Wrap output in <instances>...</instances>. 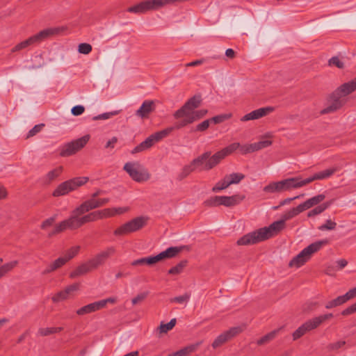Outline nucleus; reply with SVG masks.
Masks as SVG:
<instances>
[{"label":"nucleus","mask_w":356,"mask_h":356,"mask_svg":"<svg viewBox=\"0 0 356 356\" xmlns=\"http://www.w3.org/2000/svg\"><path fill=\"white\" fill-rule=\"evenodd\" d=\"M238 147V143H234L213 155L210 151L205 152L194 159L189 165L193 171L196 169L200 171H209L218 165L226 156L236 150Z\"/></svg>","instance_id":"obj_1"},{"label":"nucleus","mask_w":356,"mask_h":356,"mask_svg":"<svg viewBox=\"0 0 356 356\" xmlns=\"http://www.w3.org/2000/svg\"><path fill=\"white\" fill-rule=\"evenodd\" d=\"M285 220L273 222L268 227H264L241 237L236 242L238 245H248L266 241L278 234L285 227Z\"/></svg>","instance_id":"obj_2"},{"label":"nucleus","mask_w":356,"mask_h":356,"mask_svg":"<svg viewBox=\"0 0 356 356\" xmlns=\"http://www.w3.org/2000/svg\"><path fill=\"white\" fill-rule=\"evenodd\" d=\"M356 90V77L343 83L333 91L327 99V106L321 111V114L334 113L340 109L347 102L346 96Z\"/></svg>","instance_id":"obj_3"},{"label":"nucleus","mask_w":356,"mask_h":356,"mask_svg":"<svg viewBox=\"0 0 356 356\" xmlns=\"http://www.w3.org/2000/svg\"><path fill=\"white\" fill-rule=\"evenodd\" d=\"M312 182V176L302 179L300 177L288 178L280 181L270 182L264 187L263 191L268 193H282L293 188H300Z\"/></svg>","instance_id":"obj_4"},{"label":"nucleus","mask_w":356,"mask_h":356,"mask_svg":"<svg viewBox=\"0 0 356 356\" xmlns=\"http://www.w3.org/2000/svg\"><path fill=\"white\" fill-rule=\"evenodd\" d=\"M186 246H175V247H170L167 248L165 250L160 252L157 255L150 256L147 257H143L136 260L133 261L131 263L132 266H152L155 264L165 259H172L175 257L179 252H181Z\"/></svg>","instance_id":"obj_5"},{"label":"nucleus","mask_w":356,"mask_h":356,"mask_svg":"<svg viewBox=\"0 0 356 356\" xmlns=\"http://www.w3.org/2000/svg\"><path fill=\"white\" fill-rule=\"evenodd\" d=\"M63 29L60 28H49L31 36L28 39L18 43L11 50L12 52H16L26 48L29 46L39 44L41 42L54 36L58 35Z\"/></svg>","instance_id":"obj_6"},{"label":"nucleus","mask_w":356,"mask_h":356,"mask_svg":"<svg viewBox=\"0 0 356 356\" xmlns=\"http://www.w3.org/2000/svg\"><path fill=\"white\" fill-rule=\"evenodd\" d=\"M87 212L88 211H79V207L71 211V214L68 218L73 230L80 228L88 222H94L100 219L98 211L81 216Z\"/></svg>","instance_id":"obj_7"},{"label":"nucleus","mask_w":356,"mask_h":356,"mask_svg":"<svg viewBox=\"0 0 356 356\" xmlns=\"http://www.w3.org/2000/svg\"><path fill=\"white\" fill-rule=\"evenodd\" d=\"M245 197V195L240 194L232 196H213L206 200L203 204L207 207H216L219 206L232 207L238 205Z\"/></svg>","instance_id":"obj_8"},{"label":"nucleus","mask_w":356,"mask_h":356,"mask_svg":"<svg viewBox=\"0 0 356 356\" xmlns=\"http://www.w3.org/2000/svg\"><path fill=\"white\" fill-rule=\"evenodd\" d=\"M89 180L87 177H79L70 179L60 184L54 191L52 195L59 197L68 194L79 187L86 184Z\"/></svg>","instance_id":"obj_9"},{"label":"nucleus","mask_w":356,"mask_h":356,"mask_svg":"<svg viewBox=\"0 0 356 356\" xmlns=\"http://www.w3.org/2000/svg\"><path fill=\"white\" fill-rule=\"evenodd\" d=\"M147 217L138 216L125 222L117 228L113 234L115 236H124L137 232L143 228L147 223Z\"/></svg>","instance_id":"obj_10"},{"label":"nucleus","mask_w":356,"mask_h":356,"mask_svg":"<svg viewBox=\"0 0 356 356\" xmlns=\"http://www.w3.org/2000/svg\"><path fill=\"white\" fill-rule=\"evenodd\" d=\"M123 170L126 171L131 178L138 182L145 181L149 179V174L139 162H127L124 164Z\"/></svg>","instance_id":"obj_11"},{"label":"nucleus","mask_w":356,"mask_h":356,"mask_svg":"<svg viewBox=\"0 0 356 356\" xmlns=\"http://www.w3.org/2000/svg\"><path fill=\"white\" fill-rule=\"evenodd\" d=\"M90 140V135H85L76 140L65 144L60 150V155L67 157L75 154L83 148Z\"/></svg>","instance_id":"obj_12"},{"label":"nucleus","mask_w":356,"mask_h":356,"mask_svg":"<svg viewBox=\"0 0 356 356\" xmlns=\"http://www.w3.org/2000/svg\"><path fill=\"white\" fill-rule=\"evenodd\" d=\"M202 102V95L200 94L195 95L188 99L186 102L173 114L175 119H181L184 115L188 113L189 115L200 107Z\"/></svg>","instance_id":"obj_13"},{"label":"nucleus","mask_w":356,"mask_h":356,"mask_svg":"<svg viewBox=\"0 0 356 356\" xmlns=\"http://www.w3.org/2000/svg\"><path fill=\"white\" fill-rule=\"evenodd\" d=\"M243 329L240 327H231L229 330H227L220 334L217 338L213 341L211 346L213 348L216 349L218 347H220L224 343L242 332Z\"/></svg>","instance_id":"obj_14"},{"label":"nucleus","mask_w":356,"mask_h":356,"mask_svg":"<svg viewBox=\"0 0 356 356\" xmlns=\"http://www.w3.org/2000/svg\"><path fill=\"white\" fill-rule=\"evenodd\" d=\"M312 257V244L302 250L298 255L293 257L289 263L291 268H300L303 266Z\"/></svg>","instance_id":"obj_15"},{"label":"nucleus","mask_w":356,"mask_h":356,"mask_svg":"<svg viewBox=\"0 0 356 356\" xmlns=\"http://www.w3.org/2000/svg\"><path fill=\"white\" fill-rule=\"evenodd\" d=\"M110 201L109 198H90L79 206V211H90L106 205Z\"/></svg>","instance_id":"obj_16"},{"label":"nucleus","mask_w":356,"mask_h":356,"mask_svg":"<svg viewBox=\"0 0 356 356\" xmlns=\"http://www.w3.org/2000/svg\"><path fill=\"white\" fill-rule=\"evenodd\" d=\"M115 249L114 247H109L106 250L101 252L93 259L90 260L92 267L95 269L99 266L103 264L108 257L115 253Z\"/></svg>","instance_id":"obj_17"},{"label":"nucleus","mask_w":356,"mask_h":356,"mask_svg":"<svg viewBox=\"0 0 356 356\" xmlns=\"http://www.w3.org/2000/svg\"><path fill=\"white\" fill-rule=\"evenodd\" d=\"M273 111L274 108L271 106L260 108L243 116L241 118V121L245 122L248 120H257L267 115Z\"/></svg>","instance_id":"obj_18"},{"label":"nucleus","mask_w":356,"mask_h":356,"mask_svg":"<svg viewBox=\"0 0 356 356\" xmlns=\"http://www.w3.org/2000/svg\"><path fill=\"white\" fill-rule=\"evenodd\" d=\"M156 109V104L153 100H145L141 106L136 111V115L143 118H148L150 113Z\"/></svg>","instance_id":"obj_19"},{"label":"nucleus","mask_w":356,"mask_h":356,"mask_svg":"<svg viewBox=\"0 0 356 356\" xmlns=\"http://www.w3.org/2000/svg\"><path fill=\"white\" fill-rule=\"evenodd\" d=\"M79 288V284L74 283L68 286H67L64 290L60 291L56 293L51 298L54 302H58L66 300L68 298V296L75 291H77Z\"/></svg>","instance_id":"obj_20"},{"label":"nucleus","mask_w":356,"mask_h":356,"mask_svg":"<svg viewBox=\"0 0 356 356\" xmlns=\"http://www.w3.org/2000/svg\"><path fill=\"white\" fill-rule=\"evenodd\" d=\"M156 142L153 134L147 137L144 141L140 143L138 145L131 150V154H134L152 147Z\"/></svg>","instance_id":"obj_21"},{"label":"nucleus","mask_w":356,"mask_h":356,"mask_svg":"<svg viewBox=\"0 0 356 356\" xmlns=\"http://www.w3.org/2000/svg\"><path fill=\"white\" fill-rule=\"evenodd\" d=\"M202 343V341H197L195 343L190 344L175 353L168 355V356H188L191 353L195 352L199 346Z\"/></svg>","instance_id":"obj_22"},{"label":"nucleus","mask_w":356,"mask_h":356,"mask_svg":"<svg viewBox=\"0 0 356 356\" xmlns=\"http://www.w3.org/2000/svg\"><path fill=\"white\" fill-rule=\"evenodd\" d=\"M93 269H95V268L93 267H92V265L89 260L88 262L80 265L74 271H72L70 275V277L75 278L76 277L83 275Z\"/></svg>","instance_id":"obj_23"},{"label":"nucleus","mask_w":356,"mask_h":356,"mask_svg":"<svg viewBox=\"0 0 356 356\" xmlns=\"http://www.w3.org/2000/svg\"><path fill=\"white\" fill-rule=\"evenodd\" d=\"M67 229L73 230L72 227H71L69 218L65 219L59 222L58 224H57L55 226L54 229L48 234V237H52L53 236H55L60 232H63Z\"/></svg>","instance_id":"obj_24"},{"label":"nucleus","mask_w":356,"mask_h":356,"mask_svg":"<svg viewBox=\"0 0 356 356\" xmlns=\"http://www.w3.org/2000/svg\"><path fill=\"white\" fill-rule=\"evenodd\" d=\"M312 330V320L307 321L306 323L299 327L293 334V340L296 341L302 336H304L307 332Z\"/></svg>","instance_id":"obj_25"},{"label":"nucleus","mask_w":356,"mask_h":356,"mask_svg":"<svg viewBox=\"0 0 356 356\" xmlns=\"http://www.w3.org/2000/svg\"><path fill=\"white\" fill-rule=\"evenodd\" d=\"M100 309L101 307L99 304V302L97 301L81 307L80 309L76 310V313L77 315L83 316L87 314L95 312Z\"/></svg>","instance_id":"obj_26"},{"label":"nucleus","mask_w":356,"mask_h":356,"mask_svg":"<svg viewBox=\"0 0 356 356\" xmlns=\"http://www.w3.org/2000/svg\"><path fill=\"white\" fill-rule=\"evenodd\" d=\"M67 259L65 257H59L56 259L54 261L51 263L42 272L43 275L49 274L53 271L56 270L57 269L62 267L67 263Z\"/></svg>","instance_id":"obj_27"},{"label":"nucleus","mask_w":356,"mask_h":356,"mask_svg":"<svg viewBox=\"0 0 356 356\" xmlns=\"http://www.w3.org/2000/svg\"><path fill=\"white\" fill-rule=\"evenodd\" d=\"M336 168H329L321 172L313 173V181L323 180L330 177L336 171Z\"/></svg>","instance_id":"obj_28"},{"label":"nucleus","mask_w":356,"mask_h":356,"mask_svg":"<svg viewBox=\"0 0 356 356\" xmlns=\"http://www.w3.org/2000/svg\"><path fill=\"white\" fill-rule=\"evenodd\" d=\"M181 118L182 119L181 120L176 122L174 125L171 127L173 128V131L175 129H180L188 124L194 122V119L191 118V115L188 113L184 115Z\"/></svg>","instance_id":"obj_29"},{"label":"nucleus","mask_w":356,"mask_h":356,"mask_svg":"<svg viewBox=\"0 0 356 356\" xmlns=\"http://www.w3.org/2000/svg\"><path fill=\"white\" fill-rule=\"evenodd\" d=\"M281 329H282V327H280L277 330H274L270 332L269 333L266 334L261 338H260L257 341V345L262 346L266 343H268V342H270V341L274 339Z\"/></svg>","instance_id":"obj_30"},{"label":"nucleus","mask_w":356,"mask_h":356,"mask_svg":"<svg viewBox=\"0 0 356 356\" xmlns=\"http://www.w3.org/2000/svg\"><path fill=\"white\" fill-rule=\"evenodd\" d=\"M187 264H188V260H186V259L181 260L175 266H173L170 269H169L168 271V274L172 275H179L180 273H181L183 272L184 269L186 268Z\"/></svg>","instance_id":"obj_31"},{"label":"nucleus","mask_w":356,"mask_h":356,"mask_svg":"<svg viewBox=\"0 0 356 356\" xmlns=\"http://www.w3.org/2000/svg\"><path fill=\"white\" fill-rule=\"evenodd\" d=\"M347 301L345 295L339 296L337 298L327 302L325 305L326 309H332L343 304L346 303Z\"/></svg>","instance_id":"obj_32"},{"label":"nucleus","mask_w":356,"mask_h":356,"mask_svg":"<svg viewBox=\"0 0 356 356\" xmlns=\"http://www.w3.org/2000/svg\"><path fill=\"white\" fill-rule=\"evenodd\" d=\"M231 185L229 181V177L226 175L222 180L218 181L212 188V191L218 193L220 191L227 188Z\"/></svg>","instance_id":"obj_33"},{"label":"nucleus","mask_w":356,"mask_h":356,"mask_svg":"<svg viewBox=\"0 0 356 356\" xmlns=\"http://www.w3.org/2000/svg\"><path fill=\"white\" fill-rule=\"evenodd\" d=\"M63 171V167L59 166L51 171H49L46 175L45 183L50 184L51 181L55 180L57 177L60 176Z\"/></svg>","instance_id":"obj_34"},{"label":"nucleus","mask_w":356,"mask_h":356,"mask_svg":"<svg viewBox=\"0 0 356 356\" xmlns=\"http://www.w3.org/2000/svg\"><path fill=\"white\" fill-rule=\"evenodd\" d=\"M62 330H63V327L40 328L38 330V334L40 336L46 337L55 333L60 332Z\"/></svg>","instance_id":"obj_35"},{"label":"nucleus","mask_w":356,"mask_h":356,"mask_svg":"<svg viewBox=\"0 0 356 356\" xmlns=\"http://www.w3.org/2000/svg\"><path fill=\"white\" fill-rule=\"evenodd\" d=\"M176 323V318L171 319L168 323H161L160 326L158 327V330L161 334L167 333L175 326Z\"/></svg>","instance_id":"obj_36"},{"label":"nucleus","mask_w":356,"mask_h":356,"mask_svg":"<svg viewBox=\"0 0 356 356\" xmlns=\"http://www.w3.org/2000/svg\"><path fill=\"white\" fill-rule=\"evenodd\" d=\"M272 145V141L270 140H262L257 143L251 144L253 152L268 147Z\"/></svg>","instance_id":"obj_37"},{"label":"nucleus","mask_w":356,"mask_h":356,"mask_svg":"<svg viewBox=\"0 0 356 356\" xmlns=\"http://www.w3.org/2000/svg\"><path fill=\"white\" fill-rule=\"evenodd\" d=\"M173 131V128L171 127H167L166 129H164L161 131L155 132L153 134L154 136L155 140L156 142L160 141L163 138L167 137L170 133Z\"/></svg>","instance_id":"obj_38"},{"label":"nucleus","mask_w":356,"mask_h":356,"mask_svg":"<svg viewBox=\"0 0 356 356\" xmlns=\"http://www.w3.org/2000/svg\"><path fill=\"white\" fill-rule=\"evenodd\" d=\"M333 317L332 314H323L315 318H313V330L316 328L322 323Z\"/></svg>","instance_id":"obj_39"},{"label":"nucleus","mask_w":356,"mask_h":356,"mask_svg":"<svg viewBox=\"0 0 356 356\" xmlns=\"http://www.w3.org/2000/svg\"><path fill=\"white\" fill-rule=\"evenodd\" d=\"M17 261H13L11 262L5 264L4 265L0 267V278L4 276L8 272L10 271L13 268H14L17 264Z\"/></svg>","instance_id":"obj_40"},{"label":"nucleus","mask_w":356,"mask_h":356,"mask_svg":"<svg viewBox=\"0 0 356 356\" xmlns=\"http://www.w3.org/2000/svg\"><path fill=\"white\" fill-rule=\"evenodd\" d=\"M332 201L323 202L321 204L316 205L313 207V216L318 215L323 212L331 205Z\"/></svg>","instance_id":"obj_41"},{"label":"nucleus","mask_w":356,"mask_h":356,"mask_svg":"<svg viewBox=\"0 0 356 356\" xmlns=\"http://www.w3.org/2000/svg\"><path fill=\"white\" fill-rule=\"evenodd\" d=\"M232 113H225L218 115L216 116H214L211 118H210V120L211 122H213L214 124H220L223 122L224 121L231 118Z\"/></svg>","instance_id":"obj_42"},{"label":"nucleus","mask_w":356,"mask_h":356,"mask_svg":"<svg viewBox=\"0 0 356 356\" xmlns=\"http://www.w3.org/2000/svg\"><path fill=\"white\" fill-rule=\"evenodd\" d=\"M192 172H193V170L191 168L190 165H186L182 168L181 171L179 173L177 179L178 181H181L186 177H187Z\"/></svg>","instance_id":"obj_43"},{"label":"nucleus","mask_w":356,"mask_h":356,"mask_svg":"<svg viewBox=\"0 0 356 356\" xmlns=\"http://www.w3.org/2000/svg\"><path fill=\"white\" fill-rule=\"evenodd\" d=\"M120 111H114L108 113H104L100 115H98L97 116L93 117L92 120H107L110 118L112 116L117 115L119 114Z\"/></svg>","instance_id":"obj_44"},{"label":"nucleus","mask_w":356,"mask_h":356,"mask_svg":"<svg viewBox=\"0 0 356 356\" xmlns=\"http://www.w3.org/2000/svg\"><path fill=\"white\" fill-rule=\"evenodd\" d=\"M337 223L332 221L330 219L326 220L325 223L319 226L318 229L321 231L333 230L336 228Z\"/></svg>","instance_id":"obj_45"},{"label":"nucleus","mask_w":356,"mask_h":356,"mask_svg":"<svg viewBox=\"0 0 356 356\" xmlns=\"http://www.w3.org/2000/svg\"><path fill=\"white\" fill-rule=\"evenodd\" d=\"M207 113H208V111L207 109H201V110H198V111H194L193 112H192L190 114V115H191V118L194 119V122H195V121L200 120V119L202 118L203 117H204Z\"/></svg>","instance_id":"obj_46"},{"label":"nucleus","mask_w":356,"mask_h":356,"mask_svg":"<svg viewBox=\"0 0 356 356\" xmlns=\"http://www.w3.org/2000/svg\"><path fill=\"white\" fill-rule=\"evenodd\" d=\"M227 176L229 177L231 184H238L245 177V175L241 173H232Z\"/></svg>","instance_id":"obj_47"},{"label":"nucleus","mask_w":356,"mask_h":356,"mask_svg":"<svg viewBox=\"0 0 356 356\" xmlns=\"http://www.w3.org/2000/svg\"><path fill=\"white\" fill-rule=\"evenodd\" d=\"M92 46L88 43H81L78 47V51L80 54H88L92 51Z\"/></svg>","instance_id":"obj_48"},{"label":"nucleus","mask_w":356,"mask_h":356,"mask_svg":"<svg viewBox=\"0 0 356 356\" xmlns=\"http://www.w3.org/2000/svg\"><path fill=\"white\" fill-rule=\"evenodd\" d=\"M312 207V198L308 199L305 202L300 204L296 207L298 214Z\"/></svg>","instance_id":"obj_49"},{"label":"nucleus","mask_w":356,"mask_h":356,"mask_svg":"<svg viewBox=\"0 0 356 356\" xmlns=\"http://www.w3.org/2000/svg\"><path fill=\"white\" fill-rule=\"evenodd\" d=\"M113 211V208H107L103 210L98 211L100 219L114 216L115 213Z\"/></svg>","instance_id":"obj_50"},{"label":"nucleus","mask_w":356,"mask_h":356,"mask_svg":"<svg viewBox=\"0 0 356 356\" xmlns=\"http://www.w3.org/2000/svg\"><path fill=\"white\" fill-rule=\"evenodd\" d=\"M329 243L328 239H323L313 243V254Z\"/></svg>","instance_id":"obj_51"},{"label":"nucleus","mask_w":356,"mask_h":356,"mask_svg":"<svg viewBox=\"0 0 356 356\" xmlns=\"http://www.w3.org/2000/svg\"><path fill=\"white\" fill-rule=\"evenodd\" d=\"M211 122L210 119L204 120L203 122H202L201 123L198 124L196 126L194 131H201V132L204 131L209 128Z\"/></svg>","instance_id":"obj_52"},{"label":"nucleus","mask_w":356,"mask_h":356,"mask_svg":"<svg viewBox=\"0 0 356 356\" xmlns=\"http://www.w3.org/2000/svg\"><path fill=\"white\" fill-rule=\"evenodd\" d=\"M56 218H57V215H54V216L46 219L45 220H44L42 222V224L40 225V228L42 229H46L49 227H51L54 224V222L56 221Z\"/></svg>","instance_id":"obj_53"},{"label":"nucleus","mask_w":356,"mask_h":356,"mask_svg":"<svg viewBox=\"0 0 356 356\" xmlns=\"http://www.w3.org/2000/svg\"><path fill=\"white\" fill-rule=\"evenodd\" d=\"M44 127V124H36L35 125L28 133L27 136H26V138H29L31 137H33L35 135H36L38 133H39L42 127Z\"/></svg>","instance_id":"obj_54"},{"label":"nucleus","mask_w":356,"mask_h":356,"mask_svg":"<svg viewBox=\"0 0 356 356\" xmlns=\"http://www.w3.org/2000/svg\"><path fill=\"white\" fill-rule=\"evenodd\" d=\"M79 246H74L71 248L67 252L66 255L64 257L67 261L72 259L79 251Z\"/></svg>","instance_id":"obj_55"},{"label":"nucleus","mask_w":356,"mask_h":356,"mask_svg":"<svg viewBox=\"0 0 356 356\" xmlns=\"http://www.w3.org/2000/svg\"><path fill=\"white\" fill-rule=\"evenodd\" d=\"M330 65H334L339 69H343L344 67V63L340 60L337 56H334L329 60Z\"/></svg>","instance_id":"obj_56"},{"label":"nucleus","mask_w":356,"mask_h":356,"mask_svg":"<svg viewBox=\"0 0 356 356\" xmlns=\"http://www.w3.org/2000/svg\"><path fill=\"white\" fill-rule=\"evenodd\" d=\"M148 296V292H143L138 294L135 298L131 300L133 305H137L143 302Z\"/></svg>","instance_id":"obj_57"},{"label":"nucleus","mask_w":356,"mask_h":356,"mask_svg":"<svg viewBox=\"0 0 356 356\" xmlns=\"http://www.w3.org/2000/svg\"><path fill=\"white\" fill-rule=\"evenodd\" d=\"M85 111V108L81 105H76L71 109V113L74 116H78L81 115Z\"/></svg>","instance_id":"obj_58"},{"label":"nucleus","mask_w":356,"mask_h":356,"mask_svg":"<svg viewBox=\"0 0 356 356\" xmlns=\"http://www.w3.org/2000/svg\"><path fill=\"white\" fill-rule=\"evenodd\" d=\"M189 298H190V296L188 294L186 293L183 296H177V297L172 298L170 300V302H176L178 303H183L184 302L188 301Z\"/></svg>","instance_id":"obj_59"},{"label":"nucleus","mask_w":356,"mask_h":356,"mask_svg":"<svg viewBox=\"0 0 356 356\" xmlns=\"http://www.w3.org/2000/svg\"><path fill=\"white\" fill-rule=\"evenodd\" d=\"M356 312V302L341 312V315L348 316Z\"/></svg>","instance_id":"obj_60"},{"label":"nucleus","mask_w":356,"mask_h":356,"mask_svg":"<svg viewBox=\"0 0 356 356\" xmlns=\"http://www.w3.org/2000/svg\"><path fill=\"white\" fill-rule=\"evenodd\" d=\"M251 147V144H246L241 146L239 145L238 148H240V152L241 154H246L253 152L252 148Z\"/></svg>","instance_id":"obj_61"},{"label":"nucleus","mask_w":356,"mask_h":356,"mask_svg":"<svg viewBox=\"0 0 356 356\" xmlns=\"http://www.w3.org/2000/svg\"><path fill=\"white\" fill-rule=\"evenodd\" d=\"M252 25H254V21L252 19H247L243 22L241 26L238 28V31H248V27H250Z\"/></svg>","instance_id":"obj_62"},{"label":"nucleus","mask_w":356,"mask_h":356,"mask_svg":"<svg viewBox=\"0 0 356 356\" xmlns=\"http://www.w3.org/2000/svg\"><path fill=\"white\" fill-rule=\"evenodd\" d=\"M298 215V213L296 209V207L290 209L287 213H285L284 216V220H289L296 216Z\"/></svg>","instance_id":"obj_63"},{"label":"nucleus","mask_w":356,"mask_h":356,"mask_svg":"<svg viewBox=\"0 0 356 356\" xmlns=\"http://www.w3.org/2000/svg\"><path fill=\"white\" fill-rule=\"evenodd\" d=\"M345 296H346V298L347 300V301H348L349 300H351L353 298H354L355 297H356V287L355 288H353V289H350L347 293H346L345 294Z\"/></svg>","instance_id":"obj_64"}]
</instances>
